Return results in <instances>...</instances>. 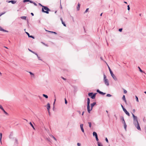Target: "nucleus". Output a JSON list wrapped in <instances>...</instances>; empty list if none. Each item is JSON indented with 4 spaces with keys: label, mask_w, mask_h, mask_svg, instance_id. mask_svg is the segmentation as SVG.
Wrapping results in <instances>:
<instances>
[{
    "label": "nucleus",
    "mask_w": 146,
    "mask_h": 146,
    "mask_svg": "<svg viewBox=\"0 0 146 146\" xmlns=\"http://www.w3.org/2000/svg\"><path fill=\"white\" fill-rule=\"evenodd\" d=\"M28 50H29V51H30L31 52L35 54L37 56V54L36 53V52H34L32 51V50H31L29 48H28Z\"/></svg>",
    "instance_id": "16"
},
{
    "label": "nucleus",
    "mask_w": 146,
    "mask_h": 146,
    "mask_svg": "<svg viewBox=\"0 0 146 146\" xmlns=\"http://www.w3.org/2000/svg\"><path fill=\"white\" fill-rule=\"evenodd\" d=\"M110 73L111 74V76L115 81H116L117 80V79L116 77L113 74V73L112 71H110Z\"/></svg>",
    "instance_id": "6"
},
{
    "label": "nucleus",
    "mask_w": 146,
    "mask_h": 146,
    "mask_svg": "<svg viewBox=\"0 0 146 146\" xmlns=\"http://www.w3.org/2000/svg\"><path fill=\"white\" fill-rule=\"evenodd\" d=\"M42 95L43 97L45 98H48V96L46 95L43 94Z\"/></svg>",
    "instance_id": "26"
},
{
    "label": "nucleus",
    "mask_w": 146,
    "mask_h": 146,
    "mask_svg": "<svg viewBox=\"0 0 146 146\" xmlns=\"http://www.w3.org/2000/svg\"><path fill=\"white\" fill-rule=\"evenodd\" d=\"M121 107L123 109L124 108V107L121 104Z\"/></svg>",
    "instance_id": "56"
},
{
    "label": "nucleus",
    "mask_w": 146,
    "mask_h": 146,
    "mask_svg": "<svg viewBox=\"0 0 146 146\" xmlns=\"http://www.w3.org/2000/svg\"><path fill=\"white\" fill-rule=\"evenodd\" d=\"M37 56V58H38V59L39 60H42L40 59V57L38 56V54H37V56Z\"/></svg>",
    "instance_id": "40"
},
{
    "label": "nucleus",
    "mask_w": 146,
    "mask_h": 146,
    "mask_svg": "<svg viewBox=\"0 0 146 146\" xmlns=\"http://www.w3.org/2000/svg\"><path fill=\"white\" fill-rule=\"evenodd\" d=\"M38 5H39L40 6H41L42 7H43V6H43V5H42L40 3H39L38 4Z\"/></svg>",
    "instance_id": "55"
},
{
    "label": "nucleus",
    "mask_w": 146,
    "mask_h": 146,
    "mask_svg": "<svg viewBox=\"0 0 146 146\" xmlns=\"http://www.w3.org/2000/svg\"><path fill=\"white\" fill-rule=\"evenodd\" d=\"M65 103L66 104H67V102L66 99H65Z\"/></svg>",
    "instance_id": "48"
},
{
    "label": "nucleus",
    "mask_w": 146,
    "mask_h": 146,
    "mask_svg": "<svg viewBox=\"0 0 146 146\" xmlns=\"http://www.w3.org/2000/svg\"><path fill=\"white\" fill-rule=\"evenodd\" d=\"M96 140L97 141H98V140H99V139L98 138V137H96Z\"/></svg>",
    "instance_id": "45"
},
{
    "label": "nucleus",
    "mask_w": 146,
    "mask_h": 146,
    "mask_svg": "<svg viewBox=\"0 0 146 146\" xmlns=\"http://www.w3.org/2000/svg\"><path fill=\"white\" fill-rule=\"evenodd\" d=\"M60 9H62V5H61V1H60Z\"/></svg>",
    "instance_id": "53"
},
{
    "label": "nucleus",
    "mask_w": 146,
    "mask_h": 146,
    "mask_svg": "<svg viewBox=\"0 0 146 146\" xmlns=\"http://www.w3.org/2000/svg\"><path fill=\"white\" fill-rule=\"evenodd\" d=\"M80 127L82 131L84 133V130L83 129V124H81L80 125Z\"/></svg>",
    "instance_id": "9"
},
{
    "label": "nucleus",
    "mask_w": 146,
    "mask_h": 146,
    "mask_svg": "<svg viewBox=\"0 0 146 146\" xmlns=\"http://www.w3.org/2000/svg\"><path fill=\"white\" fill-rule=\"evenodd\" d=\"M105 140H106V141L107 142V143L108 142V139L107 138V137L106 138Z\"/></svg>",
    "instance_id": "44"
},
{
    "label": "nucleus",
    "mask_w": 146,
    "mask_h": 146,
    "mask_svg": "<svg viewBox=\"0 0 146 146\" xmlns=\"http://www.w3.org/2000/svg\"><path fill=\"white\" fill-rule=\"evenodd\" d=\"M130 8L129 7V5H127V10L128 11H129L130 10Z\"/></svg>",
    "instance_id": "41"
},
{
    "label": "nucleus",
    "mask_w": 146,
    "mask_h": 146,
    "mask_svg": "<svg viewBox=\"0 0 146 146\" xmlns=\"http://www.w3.org/2000/svg\"><path fill=\"white\" fill-rule=\"evenodd\" d=\"M42 12L48 14L49 11H50V10L47 6H44L42 8Z\"/></svg>",
    "instance_id": "3"
},
{
    "label": "nucleus",
    "mask_w": 146,
    "mask_h": 146,
    "mask_svg": "<svg viewBox=\"0 0 146 146\" xmlns=\"http://www.w3.org/2000/svg\"><path fill=\"white\" fill-rule=\"evenodd\" d=\"M29 72L30 74L31 75H32V77H35V75L32 72Z\"/></svg>",
    "instance_id": "23"
},
{
    "label": "nucleus",
    "mask_w": 146,
    "mask_h": 146,
    "mask_svg": "<svg viewBox=\"0 0 146 146\" xmlns=\"http://www.w3.org/2000/svg\"><path fill=\"white\" fill-rule=\"evenodd\" d=\"M2 110L3 112H4V113L7 115H8V113L6 112L4 110V109L3 108V109H2L1 110Z\"/></svg>",
    "instance_id": "28"
},
{
    "label": "nucleus",
    "mask_w": 146,
    "mask_h": 146,
    "mask_svg": "<svg viewBox=\"0 0 146 146\" xmlns=\"http://www.w3.org/2000/svg\"><path fill=\"white\" fill-rule=\"evenodd\" d=\"M47 109L48 110V112H49V111L50 110V105L49 103H48L47 104Z\"/></svg>",
    "instance_id": "10"
},
{
    "label": "nucleus",
    "mask_w": 146,
    "mask_h": 146,
    "mask_svg": "<svg viewBox=\"0 0 146 146\" xmlns=\"http://www.w3.org/2000/svg\"><path fill=\"white\" fill-rule=\"evenodd\" d=\"M61 78L63 80H66V79L64 78L63 77H61Z\"/></svg>",
    "instance_id": "49"
},
{
    "label": "nucleus",
    "mask_w": 146,
    "mask_h": 146,
    "mask_svg": "<svg viewBox=\"0 0 146 146\" xmlns=\"http://www.w3.org/2000/svg\"><path fill=\"white\" fill-rule=\"evenodd\" d=\"M31 15L33 16L34 15V14L33 13H31Z\"/></svg>",
    "instance_id": "59"
},
{
    "label": "nucleus",
    "mask_w": 146,
    "mask_h": 146,
    "mask_svg": "<svg viewBox=\"0 0 146 146\" xmlns=\"http://www.w3.org/2000/svg\"><path fill=\"white\" fill-rule=\"evenodd\" d=\"M26 17L25 16H22L21 17V18L23 19L24 20H26Z\"/></svg>",
    "instance_id": "24"
},
{
    "label": "nucleus",
    "mask_w": 146,
    "mask_h": 146,
    "mask_svg": "<svg viewBox=\"0 0 146 146\" xmlns=\"http://www.w3.org/2000/svg\"><path fill=\"white\" fill-rule=\"evenodd\" d=\"M104 80L105 84L107 86H108L109 85V81L106 78V76L104 74Z\"/></svg>",
    "instance_id": "4"
},
{
    "label": "nucleus",
    "mask_w": 146,
    "mask_h": 146,
    "mask_svg": "<svg viewBox=\"0 0 146 146\" xmlns=\"http://www.w3.org/2000/svg\"><path fill=\"white\" fill-rule=\"evenodd\" d=\"M97 94V93H95L93 94V93L92 92L89 93L88 94V95L89 96L91 97V98L93 99H94L95 98L96 94Z\"/></svg>",
    "instance_id": "5"
},
{
    "label": "nucleus",
    "mask_w": 146,
    "mask_h": 146,
    "mask_svg": "<svg viewBox=\"0 0 146 146\" xmlns=\"http://www.w3.org/2000/svg\"><path fill=\"white\" fill-rule=\"evenodd\" d=\"M122 30V28L119 29V32H121Z\"/></svg>",
    "instance_id": "46"
},
{
    "label": "nucleus",
    "mask_w": 146,
    "mask_h": 146,
    "mask_svg": "<svg viewBox=\"0 0 146 146\" xmlns=\"http://www.w3.org/2000/svg\"><path fill=\"white\" fill-rule=\"evenodd\" d=\"M97 92H98L99 93H100V92H101V91H100L99 90H97Z\"/></svg>",
    "instance_id": "51"
},
{
    "label": "nucleus",
    "mask_w": 146,
    "mask_h": 146,
    "mask_svg": "<svg viewBox=\"0 0 146 146\" xmlns=\"http://www.w3.org/2000/svg\"><path fill=\"white\" fill-rule=\"evenodd\" d=\"M15 143L17 144H18V140H17V139L16 138L15 139Z\"/></svg>",
    "instance_id": "35"
},
{
    "label": "nucleus",
    "mask_w": 146,
    "mask_h": 146,
    "mask_svg": "<svg viewBox=\"0 0 146 146\" xmlns=\"http://www.w3.org/2000/svg\"><path fill=\"white\" fill-rule=\"evenodd\" d=\"M29 124L31 125L32 126V127L34 129H35V128L34 126H33V125L32 123L31 122H30L29 123Z\"/></svg>",
    "instance_id": "27"
},
{
    "label": "nucleus",
    "mask_w": 146,
    "mask_h": 146,
    "mask_svg": "<svg viewBox=\"0 0 146 146\" xmlns=\"http://www.w3.org/2000/svg\"><path fill=\"white\" fill-rule=\"evenodd\" d=\"M55 101H56V99H55V100H54V101L53 104V109H54V105L55 104Z\"/></svg>",
    "instance_id": "38"
},
{
    "label": "nucleus",
    "mask_w": 146,
    "mask_h": 146,
    "mask_svg": "<svg viewBox=\"0 0 146 146\" xmlns=\"http://www.w3.org/2000/svg\"><path fill=\"white\" fill-rule=\"evenodd\" d=\"M96 104V102H94L93 103L91 104H90L91 108H92V109L93 107Z\"/></svg>",
    "instance_id": "12"
},
{
    "label": "nucleus",
    "mask_w": 146,
    "mask_h": 146,
    "mask_svg": "<svg viewBox=\"0 0 146 146\" xmlns=\"http://www.w3.org/2000/svg\"><path fill=\"white\" fill-rule=\"evenodd\" d=\"M80 4L79 3H78L77 7V11H79L80 10Z\"/></svg>",
    "instance_id": "17"
},
{
    "label": "nucleus",
    "mask_w": 146,
    "mask_h": 146,
    "mask_svg": "<svg viewBox=\"0 0 146 146\" xmlns=\"http://www.w3.org/2000/svg\"><path fill=\"white\" fill-rule=\"evenodd\" d=\"M9 2H11L13 4H14L16 3L17 1H16L11 0V1H10Z\"/></svg>",
    "instance_id": "18"
},
{
    "label": "nucleus",
    "mask_w": 146,
    "mask_h": 146,
    "mask_svg": "<svg viewBox=\"0 0 146 146\" xmlns=\"http://www.w3.org/2000/svg\"><path fill=\"white\" fill-rule=\"evenodd\" d=\"M29 37H31V38H34V36H32V35H31V36H29Z\"/></svg>",
    "instance_id": "47"
},
{
    "label": "nucleus",
    "mask_w": 146,
    "mask_h": 146,
    "mask_svg": "<svg viewBox=\"0 0 146 146\" xmlns=\"http://www.w3.org/2000/svg\"><path fill=\"white\" fill-rule=\"evenodd\" d=\"M88 10H89V8H88L86 9L85 12H84V13H86L88 11Z\"/></svg>",
    "instance_id": "43"
},
{
    "label": "nucleus",
    "mask_w": 146,
    "mask_h": 146,
    "mask_svg": "<svg viewBox=\"0 0 146 146\" xmlns=\"http://www.w3.org/2000/svg\"><path fill=\"white\" fill-rule=\"evenodd\" d=\"M90 100L89 98H87V105H90Z\"/></svg>",
    "instance_id": "22"
},
{
    "label": "nucleus",
    "mask_w": 146,
    "mask_h": 146,
    "mask_svg": "<svg viewBox=\"0 0 146 146\" xmlns=\"http://www.w3.org/2000/svg\"><path fill=\"white\" fill-rule=\"evenodd\" d=\"M26 33L27 34V35H28V36H30V35L29 34V33H28V32H26Z\"/></svg>",
    "instance_id": "52"
},
{
    "label": "nucleus",
    "mask_w": 146,
    "mask_h": 146,
    "mask_svg": "<svg viewBox=\"0 0 146 146\" xmlns=\"http://www.w3.org/2000/svg\"><path fill=\"white\" fill-rule=\"evenodd\" d=\"M0 31H3V32H8V31L5 30V29H4L2 28V27L1 26H0Z\"/></svg>",
    "instance_id": "11"
},
{
    "label": "nucleus",
    "mask_w": 146,
    "mask_h": 146,
    "mask_svg": "<svg viewBox=\"0 0 146 146\" xmlns=\"http://www.w3.org/2000/svg\"><path fill=\"white\" fill-rule=\"evenodd\" d=\"M106 96L107 97H111V95L110 94H107L106 95Z\"/></svg>",
    "instance_id": "36"
},
{
    "label": "nucleus",
    "mask_w": 146,
    "mask_h": 146,
    "mask_svg": "<svg viewBox=\"0 0 146 146\" xmlns=\"http://www.w3.org/2000/svg\"><path fill=\"white\" fill-rule=\"evenodd\" d=\"M132 114L133 117V123L134 125L138 130H140L141 128L138 121L137 117L135 116L133 113H132Z\"/></svg>",
    "instance_id": "2"
},
{
    "label": "nucleus",
    "mask_w": 146,
    "mask_h": 146,
    "mask_svg": "<svg viewBox=\"0 0 146 146\" xmlns=\"http://www.w3.org/2000/svg\"><path fill=\"white\" fill-rule=\"evenodd\" d=\"M108 68L110 71H110H112L109 67H108Z\"/></svg>",
    "instance_id": "60"
},
{
    "label": "nucleus",
    "mask_w": 146,
    "mask_h": 146,
    "mask_svg": "<svg viewBox=\"0 0 146 146\" xmlns=\"http://www.w3.org/2000/svg\"><path fill=\"white\" fill-rule=\"evenodd\" d=\"M123 93L124 94H126L127 93V91L124 89H123Z\"/></svg>",
    "instance_id": "32"
},
{
    "label": "nucleus",
    "mask_w": 146,
    "mask_h": 146,
    "mask_svg": "<svg viewBox=\"0 0 146 146\" xmlns=\"http://www.w3.org/2000/svg\"><path fill=\"white\" fill-rule=\"evenodd\" d=\"M123 110L125 112V113H126V115H127L128 116H129L130 115L129 113L128 112L127 110H126V109L125 108L123 109Z\"/></svg>",
    "instance_id": "8"
},
{
    "label": "nucleus",
    "mask_w": 146,
    "mask_h": 146,
    "mask_svg": "<svg viewBox=\"0 0 146 146\" xmlns=\"http://www.w3.org/2000/svg\"><path fill=\"white\" fill-rule=\"evenodd\" d=\"M51 136L55 141H56V139L53 135H52Z\"/></svg>",
    "instance_id": "39"
},
{
    "label": "nucleus",
    "mask_w": 146,
    "mask_h": 146,
    "mask_svg": "<svg viewBox=\"0 0 146 146\" xmlns=\"http://www.w3.org/2000/svg\"><path fill=\"white\" fill-rule=\"evenodd\" d=\"M77 145H78V146H80V143H77Z\"/></svg>",
    "instance_id": "54"
},
{
    "label": "nucleus",
    "mask_w": 146,
    "mask_h": 146,
    "mask_svg": "<svg viewBox=\"0 0 146 146\" xmlns=\"http://www.w3.org/2000/svg\"><path fill=\"white\" fill-rule=\"evenodd\" d=\"M5 13V12H3V13H1V15H3Z\"/></svg>",
    "instance_id": "57"
},
{
    "label": "nucleus",
    "mask_w": 146,
    "mask_h": 146,
    "mask_svg": "<svg viewBox=\"0 0 146 146\" xmlns=\"http://www.w3.org/2000/svg\"><path fill=\"white\" fill-rule=\"evenodd\" d=\"M2 136V134L1 133H0V141H1V137Z\"/></svg>",
    "instance_id": "37"
},
{
    "label": "nucleus",
    "mask_w": 146,
    "mask_h": 146,
    "mask_svg": "<svg viewBox=\"0 0 146 146\" xmlns=\"http://www.w3.org/2000/svg\"><path fill=\"white\" fill-rule=\"evenodd\" d=\"M132 114L133 117V123L134 125L138 130H140L141 128L138 121L137 117L135 116L133 113H132Z\"/></svg>",
    "instance_id": "1"
},
{
    "label": "nucleus",
    "mask_w": 146,
    "mask_h": 146,
    "mask_svg": "<svg viewBox=\"0 0 146 146\" xmlns=\"http://www.w3.org/2000/svg\"><path fill=\"white\" fill-rule=\"evenodd\" d=\"M135 98L136 101L137 102H139L138 98L136 96H135Z\"/></svg>",
    "instance_id": "34"
},
{
    "label": "nucleus",
    "mask_w": 146,
    "mask_h": 146,
    "mask_svg": "<svg viewBox=\"0 0 146 146\" xmlns=\"http://www.w3.org/2000/svg\"><path fill=\"white\" fill-rule=\"evenodd\" d=\"M93 135L94 136H95V137L98 136L97 134L95 132H94L93 133Z\"/></svg>",
    "instance_id": "15"
},
{
    "label": "nucleus",
    "mask_w": 146,
    "mask_h": 146,
    "mask_svg": "<svg viewBox=\"0 0 146 146\" xmlns=\"http://www.w3.org/2000/svg\"><path fill=\"white\" fill-rule=\"evenodd\" d=\"M11 134H10V135H9V137L10 138H11Z\"/></svg>",
    "instance_id": "62"
},
{
    "label": "nucleus",
    "mask_w": 146,
    "mask_h": 146,
    "mask_svg": "<svg viewBox=\"0 0 146 146\" xmlns=\"http://www.w3.org/2000/svg\"><path fill=\"white\" fill-rule=\"evenodd\" d=\"M48 31L49 32L54 33V34H57V33H56L55 32H54L51 31Z\"/></svg>",
    "instance_id": "33"
},
{
    "label": "nucleus",
    "mask_w": 146,
    "mask_h": 146,
    "mask_svg": "<svg viewBox=\"0 0 146 146\" xmlns=\"http://www.w3.org/2000/svg\"><path fill=\"white\" fill-rule=\"evenodd\" d=\"M124 3H126V4H127V2H125V1H124Z\"/></svg>",
    "instance_id": "64"
},
{
    "label": "nucleus",
    "mask_w": 146,
    "mask_h": 146,
    "mask_svg": "<svg viewBox=\"0 0 146 146\" xmlns=\"http://www.w3.org/2000/svg\"><path fill=\"white\" fill-rule=\"evenodd\" d=\"M30 1L29 0H23V2L25 3L27 2H28Z\"/></svg>",
    "instance_id": "31"
},
{
    "label": "nucleus",
    "mask_w": 146,
    "mask_h": 146,
    "mask_svg": "<svg viewBox=\"0 0 146 146\" xmlns=\"http://www.w3.org/2000/svg\"><path fill=\"white\" fill-rule=\"evenodd\" d=\"M123 124H124V128L126 130V127H127V125L126 124L125 122H124L123 123Z\"/></svg>",
    "instance_id": "20"
},
{
    "label": "nucleus",
    "mask_w": 146,
    "mask_h": 146,
    "mask_svg": "<svg viewBox=\"0 0 146 146\" xmlns=\"http://www.w3.org/2000/svg\"><path fill=\"white\" fill-rule=\"evenodd\" d=\"M122 99L124 100V102L125 103H126L127 101H126V98H125V95H123V96L122 97Z\"/></svg>",
    "instance_id": "13"
},
{
    "label": "nucleus",
    "mask_w": 146,
    "mask_h": 146,
    "mask_svg": "<svg viewBox=\"0 0 146 146\" xmlns=\"http://www.w3.org/2000/svg\"><path fill=\"white\" fill-rule=\"evenodd\" d=\"M9 1H7V2L8 3H10L11 2H9Z\"/></svg>",
    "instance_id": "63"
},
{
    "label": "nucleus",
    "mask_w": 146,
    "mask_h": 146,
    "mask_svg": "<svg viewBox=\"0 0 146 146\" xmlns=\"http://www.w3.org/2000/svg\"><path fill=\"white\" fill-rule=\"evenodd\" d=\"M88 123L89 124V126L91 128V125H92L91 123L90 122H88Z\"/></svg>",
    "instance_id": "29"
},
{
    "label": "nucleus",
    "mask_w": 146,
    "mask_h": 146,
    "mask_svg": "<svg viewBox=\"0 0 146 146\" xmlns=\"http://www.w3.org/2000/svg\"><path fill=\"white\" fill-rule=\"evenodd\" d=\"M100 94H101L102 95H105L106 94V93H104L102 92H100Z\"/></svg>",
    "instance_id": "30"
},
{
    "label": "nucleus",
    "mask_w": 146,
    "mask_h": 146,
    "mask_svg": "<svg viewBox=\"0 0 146 146\" xmlns=\"http://www.w3.org/2000/svg\"><path fill=\"white\" fill-rule=\"evenodd\" d=\"M60 19L61 21L62 24L64 26L66 27V25L65 24V23L63 22L62 18H61Z\"/></svg>",
    "instance_id": "14"
},
{
    "label": "nucleus",
    "mask_w": 146,
    "mask_h": 146,
    "mask_svg": "<svg viewBox=\"0 0 146 146\" xmlns=\"http://www.w3.org/2000/svg\"><path fill=\"white\" fill-rule=\"evenodd\" d=\"M41 43H42L44 45L46 46H48L45 43H44V42H41Z\"/></svg>",
    "instance_id": "42"
},
{
    "label": "nucleus",
    "mask_w": 146,
    "mask_h": 146,
    "mask_svg": "<svg viewBox=\"0 0 146 146\" xmlns=\"http://www.w3.org/2000/svg\"><path fill=\"white\" fill-rule=\"evenodd\" d=\"M138 68H139V71L141 72H143V73H144L145 74H146V73H145V72H144L140 68L139 66L138 67Z\"/></svg>",
    "instance_id": "21"
},
{
    "label": "nucleus",
    "mask_w": 146,
    "mask_h": 146,
    "mask_svg": "<svg viewBox=\"0 0 146 146\" xmlns=\"http://www.w3.org/2000/svg\"><path fill=\"white\" fill-rule=\"evenodd\" d=\"M98 146H103V145L100 143L98 141L97 142Z\"/></svg>",
    "instance_id": "25"
},
{
    "label": "nucleus",
    "mask_w": 146,
    "mask_h": 146,
    "mask_svg": "<svg viewBox=\"0 0 146 146\" xmlns=\"http://www.w3.org/2000/svg\"><path fill=\"white\" fill-rule=\"evenodd\" d=\"M120 119L122 120V121H123V122H122L123 123L124 122H125L123 116H121V117Z\"/></svg>",
    "instance_id": "19"
},
{
    "label": "nucleus",
    "mask_w": 146,
    "mask_h": 146,
    "mask_svg": "<svg viewBox=\"0 0 146 146\" xmlns=\"http://www.w3.org/2000/svg\"><path fill=\"white\" fill-rule=\"evenodd\" d=\"M33 3L34 5H35L36 6H37V4L35 2H33Z\"/></svg>",
    "instance_id": "50"
},
{
    "label": "nucleus",
    "mask_w": 146,
    "mask_h": 146,
    "mask_svg": "<svg viewBox=\"0 0 146 146\" xmlns=\"http://www.w3.org/2000/svg\"><path fill=\"white\" fill-rule=\"evenodd\" d=\"M84 113V111L82 113V115H83Z\"/></svg>",
    "instance_id": "61"
},
{
    "label": "nucleus",
    "mask_w": 146,
    "mask_h": 146,
    "mask_svg": "<svg viewBox=\"0 0 146 146\" xmlns=\"http://www.w3.org/2000/svg\"><path fill=\"white\" fill-rule=\"evenodd\" d=\"M29 2H30V3H33V1H30H30H29Z\"/></svg>",
    "instance_id": "58"
},
{
    "label": "nucleus",
    "mask_w": 146,
    "mask_h": 146,
    "mask_svg": "<svg viewBox=\"0 0 146 146\" xmlns=\"http://www.w3.org/2000/svg\"><path fill=\"white\" fill-rule=\"evenodd\" d=\"M87 109L89 113H90V111L92 110V108H90V105H87Z\"/></svg>",
    "instance_id": "7"
}]
</instances>
